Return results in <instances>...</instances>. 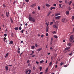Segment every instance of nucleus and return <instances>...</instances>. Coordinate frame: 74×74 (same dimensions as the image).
Wrapping results in <instances>:
<instances>
[{
  "mask_svg": "<svg viewBox=\"0 0 74 74\" xmlns=\"http://www.w3.org/2000/svg\"><path fill=\"white\" fill-rule=\"evenodd\" d=\"M53 27H54V28H58V27H59V24H57L56 25H53Z\"/></svg>",
  "mask_w": 74,
  "mask_h": 74,
  "instance_id": "2",
  "label": "nucleus"
},
{
  "mask_svg": "<svg viewBox=\"0 0 74 74\" xmlns=\"http://www.w3.org/2000/svg\"><path fill=\"white\" fill-rule=\"evenodd\" d=\"M46 36H48V33H47L46 34Z\"/></svg>",
  "mask_w": 74,
  "mask_h": 74,
  "instance_id": "54",
  "label": "nucleus"
},
{
  "mask_svg": "<svg viewBox=\"0 0 74 74\" xmlns=\"http://www.w3.org/2000/svg\"><path fill=\"white\" fill-rule=\"evenodd\" d=\"M32 15L31 14H29V18H28L29 20V21H32L33 22H35V20L33 18H32Z\"/></svg>",
  "mask_w": 74,
  "mask_h": 74,
  "instance_id": "1",
  "label": "nucleus"
},
{
  "mask_svg": "<svg viewBox=\"0 0 74 74\" xmlns=\"http://www.w3.org/2000/svg\"><path fill=\"white\" fill-rule=\"evenodd\" d=\"M43 74V72H40L39 74Z\"/></svg>",
  "mask_w": 74,
  "mask_h": 74,
  "instance_id": "62",
  "label": "nucleus"
},
{
  "mask_svg": "<svg viewBox=\"0 0 74 74\" xmlns=\"http://www.w3.org/2000/svg\"><path fill=\"white\" fill-rule=\"evenodd\" d=\"M57 65H56L55 66V68H57Z\"/></svg>",
  "mask_w": 74,
  "mask_h": 74,
  "instance_id": "57",
  "label": "nucleus"
},
{
  "mask_svg": "<svg viewBox=\"0 0 74 74\" xmlns=\"http://www.w3.org/2000/svg\"><path fill=\"white\" fill-rule=\"evenodd\" d=\"M55 33H56V32H55V31H54L53 32V34H55Z\"/></svg>",
  "mask_w": 74,
  "mask_h": 74,
  "instance_id": "59",
  "label": "nucleus"
},
{
  "mask_svg": "<svg viewBox=\"0 0 74 74\" xmlns=\"http://www.w3.org/2000/svg\"><path fill=\"white\" fill-rule=\"evenodd\" d=\"M44 61L43 60H42L41 61H40V64H41V63H42L43 62H44Z\"/></svg>",
  "mask_w": 74,
  "mask_h": 74,
  "instance_id": "15",
  "label": "nucleus"
},
{
  "mask_svg": "<svg viewBox=\"0 0 74 74\" xmlns=\"http://www.w3.org/2000/svg\"><path fill=\"white\" fill-rule=\"evenodd\" d=\"M8 53H7L6 54V56H5V58H7V56H8Z\"/></svg>",
  "mask_w": 74,
  "mask_h": 74,
  "instance_id": "19",
  "label": "nucleus"
},
{
  "mask_svg": "<svg viewBox=\"0 0 74 74\" xmlns=\"http://www.w3.org/2000/svg\"><path fill=\"white\" fill-rule=\"evenodd\" d=\"M33 69L34 70H36V67L34 66L33 67Z\"/></svg>",
  "mask_w": 74,
  "mask_h": 74,
  "instance_id": "32",
  "label": "nucleus"
},
{
  "mask_svg": "<svg viewBox=\"0 0 74 74\" xmlns=\"http://www.w3.org/2000/svg\"><path fill=\"white\" fill-rule=\"evenodd\" d=\"M32 49H34V48H35V46H32L31 47Z\"/></svg>",
  "mask_w": 74,
  "mask_h": 74,
  "instance_id": "11",
  "label": "nucleus"
},
{
  "mask_svg": "<svg viewBox=\"0 0 74 74\" xmlns=\"http://www.w3.org/2000/svg\"><path fill=\"white\" fill-rule=\"evenodd\" d=\"M71 19H72V20H74V16H72Z\"/></svg>",
  "mask_w": 74,
  "mask_h": 74,
  "instance_id": "23",
  "label": "nucleus"
},
{
  "mask_svg": "<svg viewBox=\"0 0 74 74\" xmlns=\"http://www.w3.org/2000/svg\"><path fill=\"white\" fill-rule=\"evenodd\" d=\"M45 5H43L42 6V8H45Z\"/></svg>",
  "mask_w": 74,
  "mask_h": 74,
  "instance_id": "51",
  "label": "nucleus"
},
{
  "mask_svg": "<svg viewBox=\"0 0 74 74\" xmlns=\"http://www.w3.org/2000/svg\"><path fill=\"white\" fill-rule=\"evenodd\" d=\"M69 11H70V10H71V8H70V7H69Z\"/></svg>",
  "mask_w": 74,
  "mask_h": 74,
  "instance_id": "45",
  "label": "nucleus"
},
{
  "mask_svg": "<svg viewBox=\"0 0 74 74\" xmlns=\"http://www.w3.org/2000/svg\"><path fill=\"white\" fill-rule=\"evenodd\" d=\"M60 13H58L55 14V16H58V15H60Z\"/></svg>",
  "mask_w": 74,
  "mask_h": 74,
  "instance_id": "8",
  "label": "nucleus"
},
{
  "mask_svg": "<svg viewBox=\"0 0 74 74\" xmlns=\"http://www.w3.org/2000/svg\"><path fill=\"white\" fill-rule=\"evenodd\" d=\"M50 50H51V51H53V48H52V47H50Z\"/></svg>",
  "mask_w": 74,
  "mask_h": 74,
  "instance_id": "22",
  "label": "nucleus"
},
{
  "mask_svg": "<svg viewBox=\"0 0 74 74\" xmlns=\"http://www.w3.org/2000/svg\"><path fill=\"white\" fill-rule=\"evenodd\" d=\"M5 67L6 70H8V67L7 66H6Z\"/></svg>",
  "mask_w": 74,
  "mask_h": 74,
  "instance_id": "18",
  "label": "nucleus"
},
{
  "mask_svg": "<svg viewBox=\"0 0 74 74\" xmlns=\"http://www.w3.org/2000/svg\"><path fill=\"white\" fill-rule=\"evenodd\" d=\"M30 63V61H29V60H28L27 61V63Z\"/></svg>",
  "mask_w": 74,
  "mask_h": 74,
  "instance_id": "46",
  "label": "nucleus"
},
{
  "mask_svg": "<svg viewBox=\"0 0 74 74\" xmlns=\"http://www.w3.org/2000/svg\"><path fill=\"white\" fill-rule=\"evenodd\" d=\"M6 39H7V38L5 37L3 39V40H4L3 41H4V42H5V40H6Z\"/></svg>",
  "mask_w": 74,
  "mask_h": 74,
  "instance_id": "24",
  "label": "nucleus"
},
{
  "mask_svg": "<svg viewBox=\"0 0 74 74\" xmlns=\"http://www.w3.org/2000/svg\"><path fill=\"white\" fill-rule=\"evenodd\" d=\"M52 62H50L49 64V66H51V65H52Z\"/></svg>",
  "mask_w": 74,
  "mask_h": 74,
  "instance_id": "28",
  "label": "nucleus"
},
{
  "mask_svg": "<svg viewBox=\"0 0 74 74\" xmlns=\"http://www.w3.org/2000/svg\"><path fill=\"white\" fill-rule=\"evenodd\" d=\"M54 7H56V4H54Z\"/></svg>",
  "mask_w": 74,
  "mask_h": 74,
  "instance_id": "52",
  "label": "nucleus"
},
{
  "mask_svg": "<svg viewBox=\"0 0 74 74\" xmlns=\"http://www.w3.org/2000/svg\"><path fill=\"white\" fill-rule=\"evenodd\" d=\"M24 30H21V33H23V32H24Z\"/></svg>",
  "mask_w": 74,
  "mask_h": 74,
  "instance_id": "48",
  "label": "nucleus"
},
{
  "mask_svg": "<svg viewBox=\"0 0 74 74\" xmlns=\"http://www.w3.org/2000/svg\"><path fill=\"white\" fill-rule=\"evenodd\" d=\"M66 14L67 15L69 14V11H67L66 12Z\"/></svg>",
  "mask_w": 74,
  "mask_h": 74,
  "instance_id": "21",
  "label": "nucleus"
},
{
  "mask_svg": "<svg viewBox=\"0 0 74 74\" xmlns=\"http://www.w3.org/2000/svg\"><path fill=\"white\" fill-rule=\"evenodd\" d=\"M52 42H50V45H52Z\"/></svg>",
  "mask_w": 74,
  "mask_h": 74,
  "instance_id": "56",
  "label": "nucleus"
},
{
  "mask_svg": "<svg viewBox=\"0 0 74 74\" xmlns=\"http://www.w3.org/2000/svg\"><path fill=\"white\" fill-rule=\"evenodd\" d=\"M4 36L5 37H6V36H7V34H5L4 35Z\"/></svg>",
  "mask_w": 74,
  "mask_h": 74,
  "instance_id": "47",
  "label": "nucleus"
},
{
  "mask_svg": "<svg viewBox=\"0 0 74 74\" xmlns=\"http://www.w3.org/2000/svg\"><path fill=\"white\" fill-rule=\"evenodd\" d=\"M51 12H49L48 14L47 15V16H49V15L50 14H51Z\"/></svg>",
  "mask_w": 74,
  "mask_h": 74,
  "instance_id": "31",
  "label": "nucleus"
},
{
  "mask_svg": "<svg viewBox=\"0 0 74 74\" xmlns=\"http://www.w3.org/2000/svg\"><path fill=\"white\" fill-rule=\"evenodd\" d=\"M35 56V55H33L32 56V57H34Z\"/></svg>",
  "mask_w": 74,
  "mask_h": 74,
  "instance_id": "63",
  "label": "nucleus"
},
{
  "mask_svg": "<svg viewBox=\"0 0 74 74\" xmlns=\"http://www.w3.org/2000/svg\"><path fill=\"white\" fill-rule=\"evenodd\" d=\"M68 45H69V46H70L71 45V43H69L68 44Z\"/></svg>",
  "mask_w": 74,
  "mask_h": 74,
  "instance_id": "35",
  "label": "nucleus"
},
{
  "mask_svg": "<svg viewBox=\"0 0 74 74\" xmlns=\"http://www.w3.org/2000/svg\"><path fill=\"white\" fill-rule=\"evenodd\" d=\"M36 63L37 64H38L39 62H38L36 61Z\"/></svg>",
  "mask_w": 74,
  "mask_h": 74,
  "instance_id": "64",
  "label": "nucleus"
},
{
  "mask_svg": "<svg viewBox=\"0 0 74 74\" xmlns=\"http://www.w3.org/2000/svg\"><path fill=\"white\" fill-rule=\"evenodd\" d=\"M42 50V48H40L38 49L37 51L38 52L39 51H41Z\"/></svg>",
  "mask_w": 74,
  "mask_h": 74,
  "instance_id": "6",
  "label": "nucleus"
},
{
  "mask_svg": "<svg viewBox=\"0 0 74 74\" xmlns=\"http://www.w3.org/2000/svg\"><path fill=\"white\" fill-rule=\"evenodd\" d=\"M41 37H42V38L43 37H44V35H41Z\"/></svg>",
  "mask_w": 74,
  "mask_h": 74,
  "instance_id": "55",
  "label": "nucleus"
},
{
  "mask_svg": "<svg viewBox=\"0 0 74 74\" xmlns=\"http://www.w3.org/2000/svg\"><path fill=\"white\" fill-rule=\"evenodd\" d=\"M61 66H62V65H63L64 64V63L63 62H61L60 64Z\"/></svg>",
  "mask_w": 74,
  "mask_h": 74,
  "instance_id": "27",
  "label": "nucleus"
},
{
  "mask_svg": "<svg viewBox=\"0 0 74 74\" xmlns=\"http://www.w3.org/2000/svg\"><path fill=\"white\" fill-rule=\"evenodd\" d=\"M61 17V16H56L55 17V19H60V18Z\"/></svg>",
  "mask_w": 74,
  "mask_h": 74,
  "instance_id": "3",
  "label": "nucleus"
},
{
  "mask_svg": "<svg viewBox=\"0 0 74 74\" xmlns=\"http://www.w3.org/2000/svg\"><path fill=\"white\" fill-rule=\"evenodd\" d=\"M71 3H72V1H70L69 4V5H71Z\"/></svg>",
  "mask_w": 74,
  "mask_h": 74,
  "instance_id": "30",
  "label": "nucleus"
},
{
  "mask_svg": "<svg viewBox=\"0 0 74 74\" xmlns=\"http://www.w3.org/2000/svg\"><path fill=\"white\" fill-rule=\"evenodd\" d=\"M17 52H18V53H20V51H17Z\"/></svg>",
  "mask_w": 74,
  "mask_h": 74,
  "instance_id": "61",
  "label": "nucleus"
},
{
  "mask_svg": "<svg viewBox=\"0 0 74 74\" xmlns=\"http://www.w3.org/2000/svg\"><path fill=\"white\" fill-rule=\"evenodd\" d=\"M53 9L54 10H55V7H52L50 8V10H52Z\"/></svg>",
  "mask_w": 74,
  "mask_h": 74,
  "instance_id": "9",
  "label": "nucleus"
},
{
  "mask_svg": "<svg viewBox=\"0 0 74 74\" xmlns=\"http://www.w3.org/2000/svg\"><path fill=\"white\" fill-rule=\"evenodd\" d=\"M16 3V1H15L14 2L13 4L15 5V3Z\"/></svg>",
  "mask_w": 74,
  "mask_h": 74,
  "instance_id": "43",
  "label": "nucleus"
},
{
  "mask_svg": "<svg viewBox=\"0 0 74 74\" xmlns=\"http://www.w3.org/2000/svg\"><path fill=\"white\" fill-rule=\"evenodd\" d=\"M65 21V18H63L62 19V22H64V21Z\"/></svg>",
  "mask_w": 74,
  "mask_h": 74,
  "instance_id": "17",
  "label": "nucleus"
},
{
  "mask_svg": "<svg viewBox=\"0 0 74 74\" xmlns=\"http://www.w3.org/2000/svg\"><path fill=\"white\" fill-rule=\"evenodd\" d=\"M49 29V27H46V32H48V29Z\"/></svg>",
  "mask_w": 74,
  "mask_h": 74,
  "instance_id": "10",
  "label": "nucleus"
},
{
  "mask_svg": "<svg viewBox=\"0 0 74 74\" xmlns=\"http://www.w3.org/2000/svg\"><path fill=\"white\" fill-rule=\"evenodd\" d=\"M13 44V41L12 40L9 42V44Z\"/></svg>",
  "mask_w": 74,
  "mask_h": 74,
  "instance_id": "14",
  "label": "nucleus"
},
{
  "mask_svg": "<svg viewBox=\"0 0 74 74\" xmlns=\"http://www.w3.org/2000/svg\"><path fill=\"white\" fill-rule=\"evenodd\" d=\"M72 53H73V52L72 51L71 53L69 54V55H72Z\"/></svg>",
  "mask_w": 74,
  "mask_h": 74,
  "instance_id": "60",
  "label": "nucleus"
},
{
  "mask_svg": "<svg viewBox=\"0 0 74 74\" xmlns=\"http://www.w3.org/2000/svg\"><path fill=\"white\" fill-rule=\"evenodd\" d=\"M27 73H28V70H27L25 71V74H27Z\"/></svg>",
  "mask_w": 74,
  "mask_h": 74,
  "instance_id": "29",
  "label": "nucleus"
},
{
  "mask_svg": "<svg viewBox=\"0 0 74 74\" xmlns=\"http://www.w3.org/2000/svg\"><path fill=\"white\" fill-rule=\"evenodd\" d=\"M70 47H68L66 48L65 49V51H67V50H68V49H69Z\"/></svg>",
  "mask_w": 74,
  "mask_h": 74,
  "instance_id": "7",
  "label": "nucleus"
},
{
  "mask_svg": "<svg viewBox=\"0 0 74 74\" xmlns=\"http://www.w3.org/2000/svg\"><path fill=\"white\" fill-rule=\"evenodd\" d=\"M22 29V27H19V30H21Z\"/></svg>",
  "mask_w": 74,
  "mask_h": 74,
  "instance_id": "44",
  "label": "nucleus"
},
{
  "mask_svg": "<svg viewBox=\"0 0 74 74\" xmlns=\"http://www.w3.org/2000/svg\"><path fill=\"white\" fill-rule=\"evenodd\" d=\"M36 5V4L34 3L32 5L31 7H35Z\"/></svg>",
  "mask_w": 74,
  "mask_h": 74,
  "instance_id": "5",
  "label": "nucleus"
},
{
  "mask_svg": "<svg viewBox=\"0 0 74 74\" xmlns=\"http://www.w3.org/2000/svg\"><path fill=\"white\" fill-rule=\"evenodd\" d=\"M11 36L12 37H14V35L13 34V33H12L11 34Z\"/></svg>",
  "mask_w": 74,
  "mask_h": 74,
  "instance_id": "20",
  "label": "nucleus"
},
{
  "mask_svg": "<svg viewBox=\"0 0 74 74\" xmlns=\"http://www.w3.org/2000/svg\"><path fill=\"white\" fill-rule=\"evenodd\" d=\"M52 24H53V22H51L50 24V25H51Z\"/></svg>",
  "mask_w": 74,
  "mask_h": 74,
  "instance_id": "40",
  "label": "nucleus"
},
{
  "mask_svg": "<svg viewBox=\"0 0 74 74\" xmlns=\"http://www.w3.org/2000/svg\"><path fill=\"white\" fill-rule=\"evenodd\" d=\"M28 71H29V73H31V70L29 69L28 70Z\"/></svg>",
  "mask_w": 74,
  "mask_h": 74,
  "instance_id": "34",
  "label": "nucleus"
},
{
  "mask_svg": "<svg viewBox=\"0 0 74 74\" xmlns=\"http://www.w3.org/2000/svg\"><path fill=\"white\" fill-rule=\"evenodd\" d=\"M38 8L39 10H40V7L38 6Z\"/></svg>",
  "mask_w": 74,
  "mask_h": 74,
  "instance_id": "36",
  "label": "nucleus"
},
{
  "mask_svg": "<svg viewBox=\"0 0 74 74\" xmlns=\"http://www.w3.org/2000/svg\"><path fill=\"white\" fill-rule=\"evenodd\" d=\"M29 1V0H25V1H26V2H27V3H28Z\"/></svg>",
  "mask_w": 74,
  "mask_h": 74,
  "instance_id": "41",
  "label": "nucleus"
},
{
  "mask_svg": "<svg viewBox=\"0 0 74 74\" xmlns=\"http://www.w3.org/2000/svg\"><path fill=\"white\" fill-rule=\"evenodd\" d=\"M18 29L19 28L18 27H15L14 28V29L15 30H18Z\"/></svg>",
  "mask_w": 74,
  "mask_h": 74,
  "instance_id": "12",
  "label": "nucleus"
},
{
  "mask_svg": "<svg viewBox=\"0 0 74 74\" xmlns=\"http://www.w3.org/2000/svg\"><path fill=\"white\" fill-rule=\"evenodd\" d=\"M32 13L33 14H36V12H35V11H33L32 12Z\"/></svg>",
  "mask_w": 74,
  "mask_h": 74,
  "instance_id": "26",
  "label": "nucleus"
},
{
  "mask_svg": "<svg viewBox=\"0 0 74 74\" xmlns=\"http://www.w3.org/2000/svg\"><path fill=\"white\" fill-rule=\"evenodd\" d=\"M8 15H9V12H6V16H7V17H8Z\"/></svg>",
  "mask_w": 74,
  "mask_h": 74,
  "instance_id": "4",
  "label": "nucleus"
},
{
  "mask_svg": "<svg viewBox=\"0 0 74 74\" xmlns=\"http://www.w3.org/2000/svg\"><path fill=\"white\" fill-rule=\"evenodd\" d=\"M40 71H41V70H42V67H40Z\"/></svg>",
  "mask_w": 74,
  "mask_h": 74,
  "instance_id": "42",
  "label": "nucleus"
},
{
  "mask_svg": "<svg viewBox=\"0 0 74 74\" xmlns=\"http://www.w3.org/2000/svg\"><path fill=\"white\" fill-rule=\"evenodd\" d=\"M54 37L56 38H58V36H56L55 35L54 36Z\"/></svg>",
  "mask_w": 74,
  "mask_h": 74,
  "instance_id": "25",
  "label": "nucleus"
},
{
  "mask_svg": "<svg viewBox=\"0 0 74 74\" xmlns=\"http://www.w3.org/2000/svg\"><path fill=\"white\" fill-rule=\"evenodd\" d=\"M35 46L36 47H38V45H37V44H35Z\"/></svg>",
  "mask_w": 74,
  "mask_h": 74,
  "instance_id": "37",
  "label": "nucleus"
},
{
  "mask_svg": "<svg viewBox=\"0 0 74 74\" xmlns=\"http://www.w3.org/2000/svg\"><path fill=\"white\" fill-rule=\"evenodd\" d=\"M46 7H50V5L46 4L45 5Z\"/></svg>",
  "mask_w": 74,
  "mask_h": 74,
  "instance_id": "13",
  "label": "nucleus"
},
{
  "mask_svg": "<svg viewBox=\"0 0 74 74\" xmlns=\"http://www.w3.org/2000/svg\"><path fill=\"white\" fill-rule=\"evenodd\" d=\"M3 6L4 7H5V5L4 4H3Z\"/></svg>",
  "mask_w": 74,
  "mask_h": 74,
  "instance_id": "50",
  "label": "nucleus"
},
{
  "mask_svg": "<svg viewBox=\"0 0 74 74\" xmlns=\"http://www.w3.org/2000/svg\"><path fill=\"white\" fill-rule=\"evenodd\" d=\"M62 2H63V1H59V3H62Z\"/></svg>",
  "mask_w": 74,
  "mask_h": 74,
  "instance_id": "49",
  "label": "nucleus"
},
{
  "mask_svg": "<svg viewBox=\"0 0 74 74\" xmlns=\"http://www.w3.org/2000/svg\"><path fill=\"white\" fill-rule=\"evenodd\" d=\"M65 41H66V40H63V42H65Z\"/></svg>",
  "mask_w": 74,
  "mask_h": 74,
  "instance_id": "58",
  "label": "nucleus"
},
{
  "mask_svg": "<svg viewBox=\"0 0 74 74\" xmlns=\"http://www.w3.org/2000/svg\"><path fill=\"white\" fill-rule=\"evenodd\" d=\"M48 70V68H47L46 69L45 71H47Z\"/></svg>",
  "mask_w": 74,
  "mask_h": 74,
  "instance_id": "38",
  "label": "nucleus"
},
{
  "mask_svg": "<svg viewBox=\"0 0 74 74\" xmlns=\"http://www.w3.org/2000/svg\"><path fill=\"white\" fill-rule=\"evenodd\" d=\"M53 38H51L50 42H53Z\"/></svg>",
  "mask_w": 74,
  "mask_h": 74,
  "instance_id": "33",
  "label": "nucleus"
},
{
  "mask_svg": "<svg viewBox=\"0 0 74 74\" xmlns=\"http://www.w3.org/2000/svg\"><path fill=\"white\" fill-rule=\"evenodd\" d=\"M59 5L60 6V8H61V6H62V4H59Z\"/></svg>",
  "mask_w": 74,
  "mask_h": 74,
  "instance_id": "39",
  "label": "nucleus"
},
{
  "mask_svg": "<svg viewBox=\"0 0 74 74\" xmlns=\"http://www.w3.org/2000/svg\"><path fill=\"white\" fill-rule=\"evenodd\" d=\"M10 21L12 23H14L13 20H12V18H10Z\"/></svg>",
  "mask_w": 74,
  "mask_h": 74,
  "instance_id": "16",
  "label": "nucleus"
},
{
  "mask_svg": "<svg viewBox=\"0 0 74 74\" xmlns=\"http://www.w3.org/2000/svg\"><path fill=\"white\" fill-rule=\"evenodd\" d=\"M38 37H39V36H40V34H38Z\"/></svg>",
  "mask_w": 74,
  "mask_h": 74,
  "instance_id": "53",
  "label": "nucleus"
}]
</instances>
